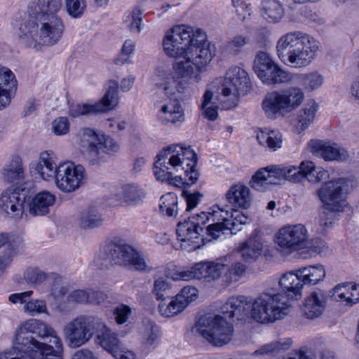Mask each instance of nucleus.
<instances>
[{"label": "nucleus", "mask_w": 359, "mask_h": 359, "mask_svg": "<svg viewBox=\"0 0 359 359\" xmlns=\"http://www.w3.org/2000/svg\"><path fill=\"white\" fill-rule=\"evenodd\" d=\"M325 274L324 266L320 264L283 274L279 280L283 292H263L253 302L254 320L264 324L283 318L287 314L290 300L301 298L303 285H316L323 280Z\"/></svg>", "instance_id": "1"}, {"label": "nucleus", "mask_w": 359, "mask_h": 359, "mask_svg": "<svg viewBox=\"0 0 359 359\" xmlns=\"http://www.w3.org/2000/svg\"><path fill=\"white\" fill-rule=\"evenodd\" d=\"M229 210L214 206L212 212H202L196 216L188 217L181 222V249H187L188 251L198 249L201 244L205 243L208 238H204L203 233L207 222L212 220L211 224L205 227L206 235L217 239L225 231H229L231 234H236L242 229V226L250 221L248 217L241 211L228 208ZM210 241V238H208Z\"/></svg>", "instance_id": "2"}, {"label": "nucleus", "mask_w": 359, "mask_h": 359, "mask_svg": "<svg viewBox=\"0 0 359 359\" xmlns=\"http://www.w3.org/2000/svg\"><path fill=\"white\" fill-rule=\"evenodd\" d=\"M212 58L206 33L181 25V100L192 95L193 86L200 82L201 72Z\"/></svg>", "instance_id": "3"}, {"label": "nucleus", "mask_w": 359, "mask_h": 359, "mask_svg": "<svg viewBox=\"0 0 359 359\" xmlns=\"http://www.w3.org/2000/svg\"><path fill=\"white\" fill-rule=\"evenodd\" d=\"M251 299L243 295L231 297L220 308V315L205 314L196 323L198 333L212 346L221 347L227 344L232 339L234 327L226 318H236L242 320L252 311ZM252 317H253L252 316ZM254 319V318H252Z\"/></svg>", "instance_id": "4"}, {"label": "nucleus", "mask_w": 359, "mask_h": 359, "mask_svg": "<svg viewBox=\"0 0 359 359\" xmlns=\"http://www.w3.org/2000/svg\"><path fill=\"white\" fill-rule=\"evenodd\" d=\"M63 32L64 25L57 15H42L23 21L19 27L18 36L27 46L39 50L42 46L57 43Z\"/></svg>", "instance_id": "5"}, {"label": "nucleus", "mask_w": 359, "mask_h": 359, "mask_svg": "<svg viewBox=\"0 0 359 359\" xmlns=\"http://www.w3.org/2000/svg\"><path fill=\"white\" fill-rule=\"evenodd\" d=\"M319 43L300 31L290 32L278 40L276 51L279 59L292 67L308 66L316 57Z\"/></svg>", "instance_id": "6"}, {"label": "nucleus", "mask_w": 359, "mask_h": 359, "mask_svg": "<svg viewBox=\"0 0 359 359\" xmlns=\"http://www.w3.org/2000/svg\"><path fill=\"white\" fill-rule=\"evenodd\" d=\"M351 181L339 177L323 183L316 190V195L322 203L323 211L320 215V224L329 228L335 219V215L341 212L347 206V195Z\"/></svg>", "instance_id": "7"}, {"label": "nucleus", "mask_w": 359, "mask_h": 359, "mask_svg": "<svg viewBox=\"0 0 359 359\" xmlns=\"http://www.w3.org/2000/svg\"><path fill=\"white\" fill-rule=\"evenodd\" d=\"M306 168L302 162L299 167L289 165H271L258 170L252 175L250 182L252 189L264 191L272 185L280 184L282 180H287L294 182H300L305 178Z\"/></svg>", "instance_id": "8"}, {"label": "nucleus", "mask_w": 359, "mask_h": 359, "mask_svg": "<svg viewBox=\"0 0 359 359\" xmlns=\"http://www.w3.org/2000/svg\"><path fill=\"white\" fill-rule=\"evenodd\" d=\"M250 86V80L245 69L239 67L229 68L217 95L222 109L228 110L236 107L238 97L246 94Z\"/></svg>", "instance_id": "9"}, {"label": "nucleus", "mask_w": 359, "mask_h": 359, "mask_svg": "<svg viewBox=\"0 0 359 359\" xmlns=\"http://www.w3.org/2000/svg\"><path fill=\"white\" fill-rule=\"evenodd\" d=\"M95 265L108 268L114 264L131 265L137 270H144L147 264L144 258L132 246L127 244L109 243L102 246L95 259Z\"/></svg>", "instance_id": "10"}, {"label": "nucleus", "mask_w": 359, "mask_h": 359, "mask_svg": "<svg viewBox=\"0 0 359 359\" xmlns=\"http://www.w3.org/2000/svg\"><path fill=\"white\" fill-rule=\"evenodd\" d=\"M102 325V319L93 315H80L63 327L65 340L69 348H76L86 344L96 333L97 327Z\"/></svg>", "instance_id": "11"}, {"label": "nucleus", "mask_w": 359, "mask_h": 359, "mask_svg": "<svg viewBox=\"0 0 359 359\" xmlns=\"http://www.w3.org/2000/svg\"><path fill=\"white\" fill-rule=\"evenodd\" d=\"M81 147L86 149L93 164L103 161L105 156H111L119 150V144L110 136L97 134L90 128H83L78 134Z\"/></svg>", "instance_id": "12"}, {"label": "nucleus", "mask_w": 359, "mask_h": 359, "mask_svg": "<svg viewBox=\"0 0 359 359\" xmlns=\"http://www.w3.org/2000/svg\"><path fill=\"white\" fill-rule=\"evenodd\" d=\"M198 156L191 146H185L181 144V184L183 187L182 196L187 203V212L191 211L199 203L202 195L198 191L190 193L187 188L194 184L198 181L200 173L196 169Z\"/></svg>", "instance_id": "13"}, {"label": "nucleus", "mask_w": 359, "mask_h": 359, "mask_svg": "<svg viewBox=\"0 0 359 359\" xmlns=\"http://www.w3.org/2000/svg\"><path fill=\"white\" fill-rule=\"evenodd\" d=\"M53 332V328L41 320L31 318L23 322L16 334L15 349L20 352L16 355H32V352L35 351L34 349L39 347L41 342L29 334H34L41 338H45Z\"/></svg>", "instance_id": "14"}, {"label": "nucleus", "mask_w": 359, "mask_h": 359, "mask_svg": "<svg viewBox=\"0 0 359 359\" xmlns=\"http://www.w3.org/2000/svg\"><path fill=\"white\" fill-rule=\"evenodd\" d=\"M309 232L302 224L286 225L276 234L275 241L278 250L284 256L304 249L308 242Z\"/></svg>", "instance_id": "15"}, {"label": "nucleus", "mask_w": 359, "mask_h": 359, "mask_svg": "<svg viewBox=\"0 0 359 359\" xmlns=\"http://www.w3.org/2000/svg\"><path fill=\"white\" fill-rule=\"evenodd\" d=\"M178 145H170L163 149L156 156L154 173L159 181H168L169 184L178 187L180 180L177 174L180 166Z\"/></svg>", "instance_id": "16"}, {"label": "nucleus", "mask_w": 359, "mask_h": 359, "mask_svg": "<svg viewBox=\"0 0 359 359\" xmlns=\"http://www.w3.org/2000/svg\"><path fill=\"white\" fill-rule=\"evenodd\" d=\"M173 69L177 76L167 79L163 90L168 98L157 114L158 120L163 124L175 123L180 118V80L177 74V71L180 69V63L175 62Z\"/></svg>", "instance_id": "17"}, {"label": "nucleus", "mask_w": 359, "mask_h": 359, "mask_svg": "<svg viewBox=\"0 0 359 359\" xmlns=\"http://www.w3.org/2000/svg\"><path fill=\"white\" fill-rule=\"evenodd\" d=\"M253 69L262 81L268 86L286 83L291 80V75L276 64L268 53L259 52L255 60Z\"/></svg>", "instance_id": "18"}, {"label": "nucleus", "mask_w": 359, "mask_h": 359, "mask_svg": "<svg viewBox=\"0 0 359 359\" xmlns=\"http://www.w3.org/2000/svg\"><path fill=\"white\" fill-rule=\"evenodd\" d=\"M119 102L118 83L115 80H110L108 83L107 91L102 99L93 104H76L69 108V114L73 118L79 116L95 114L106 112L113 109Z\"/></svg>", "instance_id": "19"}, {"label": "nucleus", "mask_w": 359, "mask_h": 359, "mask_svg": "<svg viewBox=\"0 0 359 359\" xmlns=\"http://www.w3.org/2000/svg\"><path fill=\"white\" fill-rule=\"evenodd\" d=\"M86 180L85 169L81 165L65 162L58 165L56 187L64 192H72L82 186Z\"/></svg>", "instance_id": "20"}, {"label": "nucleus", "mask_w": 359, "mask_h": 359, "mask_svg": "<svg viewBox=\"0 0 359 359\" xmlns=\"http://www.w3.org/2000/svg\"><path fill=\"white\" fill-rule=\"evenodd\" d=\"M48 337H50L49 342L55 346V349L51 345L41 343L37 349H34L35 351L32 352V355H18L1 353L0 359H64L62 342L54 329L53 333L48 334Z\"/></svg>", "instance_id": "21"}, {"label": "nucleus", "mask_w": 359, "mask_h": 359, "mask_svg": "<svg viewBox=\"0 0 359 359\" xmlns=\"http://www.w3.org/2000/svg\"><path fill=\"white\" fill-rule=\"evenodd\" d=\"M25 198L15 189H8L0 194V213L6 218L20 219L24 214Z\"/></svg>", "instance_id": "22"}, {"label": "nucleus", "mask_w": 359, "mask_h": 359, "mask_svg": "<svg viewBox=\"0 0 359 359\" xmlns=\"http://www.w3.org/2000/svg\"><path fill=\"white\" fill-rule=\"evenodd\" d=\"M144 196V189L139 185L126 184L116 190L114 198L109 199V204L112 206L121 205L123 203L128 205H135L142 201Z\"/></svg>", "instance_id": "23"}, {"label": "nucleus", "mask_w": 359, "mask_h": 359, "mask_svg": "<svg viewBox=\"0 0 359 359\" xmlns=\"http://www.w3.org/2000/svg\"><path fill=\"white\" fill-rule=\"evenodd\" d=\"M222 266L220 262H201L196 264L190 271H181V280L202 279L208 281L217 279L220 277V269Z\"/></svg>", "instance_id": "24"}, {"label": "nucleus", "mask_w": 359, "mask_h": 359, "mask_svg": "<svg viewBox=\"0 0 359 359\" xmlns=\"http://www.w3.org/2000/svg\"><path fill=\"white\" fill-rule=\"evenodd\" d=\"M283 98L281 92L276 90L268 93L265 95L262 107L267 118L276 119L287 112Z\"/></svg>", "instance_id": "25"}, {"label": "nucleus", "mask_w": 359, "mask_h": 359, "mask_svg": "<svg viewBox=\"0 0 359 359\" xmlns=\"http://www.w3.org/2000/svg\"><path fill=\"white\" fill-rule=\"evenodd\" d=\"M55 160V155L51 151H45L40 154L35 170L43 180L46 181L55 180L58 170V165L56 164Z\"/></svg>", "instance_id": "26"}, {"label": "nucleus", "mask_w": 359, "mask_h": 359, "mask_svg": "<svg viewBox=\"0 0 359 359\" xmlns=\"http://www.w3.org/2000/svg\"><path fill=\"white\" fill-rule=\"evenodd\" d=\"M94 337L95 343L111 355L122 345L117 334L112 332L103 320L102 325L97 327Z\"/></svg>", "instance_id": "27"}, {"label": "nucleus", "mask_w": 359, "mask_h": 359, "mask_svg": "<svg viewBox=\"0 0 359 359\" xmlns=\"http://www.w3.org/2000/svg\"><path fill=\"white\" fill-rule=\"evenodd\" d=\"M226 198L232 206L242 209L250 208L252 201L250 189L241 183L231 186L226 193Z\"/></svg>", "instance_id": "28"}, {"label": "nucleus", "mask_w": 359, "mask_h": 359, "mask_svg": "<svg viewBox=\"0 0 359 359\" xmlns=\"http://www.w3.org/2000/svg\"><path fill=\"white\" fill-rule=\"evenodd\" d=\"M55 196L48 191L36 194L29 203V212L33 216H43L48 214L50 208L55 203Z\"/></svg>", "instance_id": "29"}, {"label": "nucleus", "mask_w": 359, "mask_h": 359, "mask_svg": "<svg viewBox=\"0 0 359 359\" xmlns=\"http://www.w3.org/2000/svg\"><path fill=\"white\" fill-rule=\"evenodd\" d=\"M313 152L326 161H343L348 158V151L337 145H327L320 142H312Z\"/></svg>", "instance_id": "30"}, {"label": "nucleus", "mask_w": 359, "mask_h": 359, "mask_svg": "<svg viewBox=\"0 0 359 359\" xmlns=\"http://www.w3.org/2000/svg\"><path fill=\"white\" fill-rule=\"evenodd\" d=\"M62 6L61 0H36L27 7L29 18H38L42 15H56Z\"/></svg>", "instance_id": "31"}, {"label": "nucleus", "mask_w": 359, "mask_h": 359, "mask_svg": "<svg viewBox=\"0 0 359 359\" xmlns=\"http://www.w3.org/2000/svg\"><path fill=\"white\" fill-rule=\"evenodd\" d=\"M162 45L166 56L172 59L180 57V25H174L166 31Z\"/></svg>", "instance_id": "32"}, {"label": "nucleus", "mask_w": 359, "mask_h": 359, "mask_svg": "<svg viewBox=\"0 0 359 359\" xmlns=\"http://www.w3.org/2000/svg\"><path fill=\"white\" fill-rule=\"evenodd\" d=\"M325 306V297L323 292H313L309 296L304 305V315L310 319L320 316L324 311Z\"/></svg>", "instance_id": "33"}, {"label": "nucleus", "mask_w": 359, "mask_h": 359, "mask_svg": "<svg viewBox=\"0 0 359 359\" xmlns=\"http://www.w3.org/2000/svg\"><path fill=\"white\" fill-rule=\"evenodd\" d=\"M334 295L347 305L356 304L359 302V285L353 283L338 285L334 289Z\"/></svg>", "instance_id": "34"}, {"label": "nucleus", "mask_w": 359, "mask_h": 359, "mask_svg": "<svg viewBox=\"0 0 359 359\" xmlns=\"http://www.w3.org/2000/svg\"><path fill=\"white\" fill-rule=\"evenodd\" d=\"M257 139L261 146L272 151L280 149L283 145V136L278 130H261L257 133Z\"/></svg>", "instance_id": "35"}, {"label": "nucleus", "mask_w": 359, "mask_h": 359, "mask_svg": "<svg viewBox=\"0 0 359 359\" xmlns=\"http://www.w3.org/2000/svg\"><path fill=\"white\" fill-rule=\"evenodd\" d=\"M219 107L223 109L222 103L218 101L217 95L214 97L212 91L206 90L202 97L201 103V109L205 118L211 121H215L218 117Z\"/></svg>", "instance_id": "36"}, {"label": "nucleus", "mask_w": 359, "mask_h": 359, "mask_svg": "<svg viewBox=\"0 0 359 359\" xmlns=\"http://www.w3.org/2000/svg\"><path fill=\"white\" fill-rule=\"evenodd\" d=\"M264 18L269 22H278L284 15V9L277 0H264L261 4Z\"/></svg>", "instance_id": "37"}, {"label": "nucleus", "mask_w": 359, "mask_h": 359, "mask_svg": "<svg viewBox=\"0 0 359 359\" xmlns=\"http://www.w3.org/2000/svg\"><path fill=\"white\" fill-rule=\"evenodd\" d=\"M262 248V243L259 241L249 238L240 243L237 250L245 261L252 262L256 260L261 255Z\"/></svg>", "instance_id": "38"}, {"label": "nucleus", "mask_w": 359, "mask_h": 359, "mask_svg": "<svg viewBox=\"0 0 359 359\" xmlns=\"http://www.w3.org/2000/svg\"><path fill=\"white\" fill-rule=\"evenodd\" d=\"M318 105L315 100L308 101L297 115L298 125L302 130L306 129L315 120Z\"/></svg>", "instance_id": "39"}, {"label": "nucleus", "mask_w": 359, "mask_h": 359, "mask_svg": "<svg viewBox=\"0 0 359 359\" xmlns=\"http://www.w3.org/2000/svg\"><path fill=\"white\" fill-rule=\"evenodd\" d=\"M159 210L161 214L168 217L176 218L179 212V201L176 194L169 192L161 198Z\"/></svg>", "instance_id": "40"}, {"label": "nucleus", "mask_w": 359, "mask_h": 359, "mask_svg": "<svg viewBox=\"0 0 359 359\" xmlns=\"http://www.w3.org/2000/svg\"><path fill=\"white\" fill-rule=\"evenodd\" d=\"M280 92L287 112L297 108L304 98V93L299 88H290Z\"/></svg>", "instance_id": "41"}, {"label": "nucleus", "mask_w": 359, "mask_h": 359, "mask_svg": "<svg viewBox=\"0 0 359 359\" xmlns=\"http://www.w3.org/2000/svg\"><path fill=\"white\" fill-rule=\"evenodd\" d=\"M180 293L175 296H168V297L161 299L158 304V311L161 316L167 318L177 315L180 312Z\"/></svg>", "instance_id": "42"}, {"label": "nucleus", "mask_w": 359, "mask_h": 359, "mask_svg": "<svg viewBox=\"0 0 359 359\" xmlns=\"http://www.w3.org/2000/svg\"><path fill=\"white\" fill-rule=\"evenodd\" d=\"M222 269H220V276L224 275L228 282L237 281L245 273L247 266L241 262L232 264L231 266L220 262Z\"/></svg>", "instance_id": "43"}, {"label": "nucleus", "mask_w": 359, "mask_h": 359, "mask_svg": "<svg viewBox=\"0 0 359 359\" xmlns=\"http://www.w3.org/2000/svg\"><path fill=\"white\" fill-rule=\"evenodd\" d=\"M4 178L9 182H18L23 178L21 159L16 156L8 164L3 172Z\"/></svg>", "instance_id": "44"}, {"label": "nucleus", "mask_w": 359, "mask_h": 359, "mask_svg": "<svg viewBox=\"0 0 359 359\" xmlns=\"http://www.w3.org/2000/svg\"><path fill=\"white\" fill-rule=\"evenodd\" d=\"M306 168L305 178L311 183H319L329 178V172L322 168H316L311 161H303Z\"/></svg>", "instance_id": "45"}, {"label": "nucleus", "mask_w": 359, "mask_h": 359, "mask_svg": "<svg viewBox=\"0 0 359 359\" xmlns=\"http://www.w3.org/2000/svg\"><path fill=\"white\" fill-rule=\"evenodd\" d=\"M103 222V218L96 210H89L82 215L80 226L83 229H94L101 226Z\"/></svg>", "instance_id": "46"}, {"label": "nucleus", "mask_w": 359, "mask_h": 359, "mask_svg": "<svg viewBox=\"0 0 359 359\" xmlns=\"http://www.w3.org/2000/svg\"><path fill=\"white\" fill-rule=\"evenodd\" d=\"M292 344V341L290 339H285L283 341H278L275 342H271L267 344L262 346L258 350H256L254 352L255 355L259 354H267L271 353L278 352L280 351H286L288 350Z\"/></svg>", "instance_id": "47"}, {"label": "nucleus", "mask_w": 359, "mask_h": 359, "mask_svg": "<svg viewBox=\"0 0 359 359\" xmlns=\"http://www.w3.org/2000/svg\"><path fill=\"white\" fill-rule=\"evenodd\" d=\"M23 310L32 316L39 314L48 315L46 302L43 299H29L25 304Z\"/></svg>", "instance_id": "48"}, {"label": "nucleus", "mask_w": 359, "mask_h": 359, "mask_svg": "<svg viewBox=\"0 0 359 359\" xmlns=\"http://www.w3.org/2000/svg\"><path fill=\"white\" fill-rule=\"evenodd\" d=\"M324 81L323 76L317 72L304 74L301 76L302 86L310 90H316L320 87Z\"/></svg>", "instance_id": "49"}, {"label": "nucleus", "mask_w": 359, "mask_h": 359, "mask_svg": "<svg viewBox=\"0 0 359 359\" xmlns=\"http://www.w3.org/2000/svg\"><path fill=\"white\" fill-rule=\"evenodd\" d=\"M17 81L13 73L7 67L0 66V88L11 91L16 87Z\"/></svg>", "instance_id": "50"}, {"label": "nucleus", "mask_w": 359, "mask_h": 359, "mask_svg": "<svg viewBox=\"0 0 359 359\" xmlns=\"http://www.w3.org/2000/svg\"><path fill=\"white\" fill-rule=\"evenodd\" d=\"M327 248V245L325 242L318 238L309 240L308 238V242L304 249L305 252H306L307 256H304V258L308 257H312L316 256L317 254H320Z\"/></svg>", "instance_id": "51"}, {"label": "nucleus", "mask_w": 359, "mask_h": 359, "mask_svg": "<svg viewBox=\"0 0 359 359\" xmlns=\"http://www.w3.org/2000/svg\"><path fill=\"white\" fill-rule=\"evenodd\" d=\"M172 286L168 282L163 278H159L154 281L153 293L157 300H161L171 296L170 292Z\"/></svg>", "instance_id": "52"}, {"label": "nucleus", "mask_w": 359, "mask_h": 359, "mask_svg": "<svg viewBox=\"0 0 359 359\" xmlns=\"http://www.w3.org/2000/svg\"><path fill=\"white\" fill-rule=\"evenodd\" d=\"M145 324V332H144V339L145 343L149 346H152L157 343L158 337V327L156 324L150 320H147L144 322Z\"/></svg>", "instance_id": "53"}, {"label": "nucleus", "mask_w": 359, "mask_h": 359, "mask_svg": "<svg viewBox=\"0 0 359 359\" xmlns=\"http://www.w3.org/2000/svg\"><path fill=\"white\" fill-rule=\"evenodd\" d=\"M198 297V290L191 286H183L181 289V312L191 302L195 301Z\"/></svg>", "instance_id": "54"}, {"label": "nucleus", "mask_w": 359, "mask_h": 359, "mask_svg": "<svg viewBox=\"0 0 359 359\" xmlns=\"http://www.w3.org/2000/svg\"><path fill=\"white\" fill-rule=\"evenodd\" d=\"M85 0H66V8L68 13L73 18L80 17L86 9Z\"/></svg>", "instance_id": "55"}, {"label": "nucleus", "mask_w": 359, "mask_h": 359, "mask_svg": "<svg viewBox=\"0 0 359 359\" xmlns=\"http://www.w3.org/2000/svg\"><path fill=\"white\" fill-rule=\"evenodd\" d=\"M52 130L55 135H64L69 130V122L66 117H59L52 122Z\"/></svg>", "instance_id": "56"}, {"label": "nucleus", "mask_w": 359, "mask_h": 359, "mask_svg": "<svg viewBox=\"0 0 359 359\" xmlns=\"http://www.w3.org/2000/svg\"><path fill=\"white\" fill-rule=\"evenodd\" d=\"M115 320L118 324H123L128 321L131 315V309L126 304H120L114 310Z\"/></svg>", "instance_id": "57"}, {"label": "nucleus", "mask_w": 359, "mask_h": 359, "mask_svg": "<svg viewBox=\"0 0 359 359\" xmlns=\"http://www.w3.org/2000/svg\"><path fill=\"white\" fill-rule=\"evenodd\" d=\"M88 289L87 290H75L72 291L67 297L68 302L85 304H88Z\"/></svg>", "instance_id": "58"}, {"label": "nucleus", "mask_w": 359, "mask_h": 359, "mask_svg": "<svg viewBox=\"0 0 359 359\" xmlns=\"http://www.w3.org/2000/svg\"><path fill=\"white\" fill-rule=\"evenodd\" d=\"M67 291V287L62 283L61 278L59 276L55 277L50 288L51 296L54 299H57L65 296Z\"/></svg>", "instance_id": "59"}, {"label": "nucleus", "mask_w": 359, "mask_h": 359, "mask_svg": "<svg viewBox=\"0 0 359 359\" xmlns=\"http://www.w3.org/2000/svg\"><path fill=\"white\" fill-rule=\"evenodd\" d=\"M26 278L31 283H39L46 280L48 276L39 269H32L27 271Z\"/></svg>", "instance_id": "60"}, {"label": "nucleus", "mask_w": 359, "mask_h": 359, "mask_svg": "<svg viewBox=\"0 0 359 359\" xmlns=\"http://www.w3.org/2000/svg\"><path fill=\"white\" fill-rule=\"evenodd\" d=\"M248 37L242 35H237L229 42V46L231 50L237 54L241 51V49L248 42Z\"/></svg>", "instance_id": "61"}, {"label": "nucleus", "mask_w": 359, "mask_h": 359, "mask_svg": "<svg viewBox=\"0 0 359 359\" xmlns=\"http://www.w3.org/2000/svg\"><path fill=\"white\" fill-rule=\"evenodd\" d=\"M88 304H100L107 299V294L100 290L88 289Z\"/></svg>", "instance_id": "62"}, {"label": "nucleus", "mask_w": 359, "mask_h": 359, "mask_svg": "<svg viewBox=\"0 0 359 359\" xmlns=\"http://www.w3.org/2000/svg\"><path fill=\"white\" fill-rule=\"evenodd\" d=\"M142 11L139 8H135L132 13V21L129 25L130 30L136 29L139 33L141 32Z\"/></svg>", "instance_id": "63"}, {"label": "nucleus", "mask_w": 359, "mask_h": 359, "mask_svg": "<svg viewBox=\"0 0 359 359\" xmlns=\"http://www.w3.org/2000/svg\"><path fill=\"white\" fill-rule=\"evenodd\" d=\"M112 355L116 359H135V353L123 346L121 345L116 353H114Z\"/></svg>", "instance_id": "64"}]
</instances>
